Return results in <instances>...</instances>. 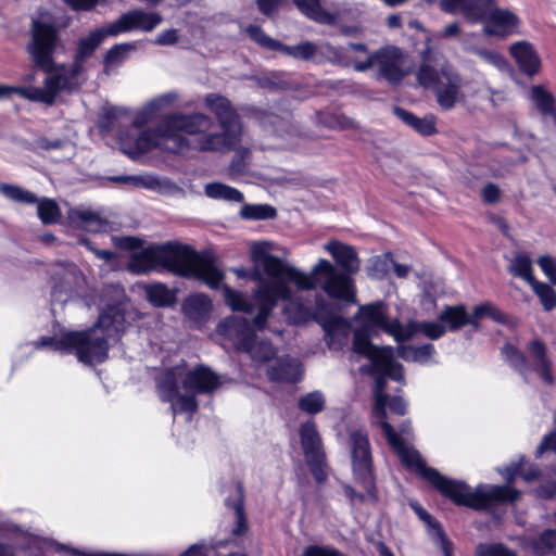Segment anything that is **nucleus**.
<instances>
[{
  "label": "nucleus",
  "mask_w": 556,
  "mask_h": 556,
  "mask_svg": "<svg viewBox=\"0 0 556 556\" xmlns=\"http://www.w3.org/2000/svg\"><path fill=\"white\" fill-rule=\"evenodd\" d=\"M177 99L175 92H168L149 101L132 121L134 132L119 135L121 150L136 159L153 149L172 153L189 150L226 153L240 146L243 135L240 116L229 100L218 93H208L203 99L217 122L203 113H174L163 118L157 130L137 131Z\"/></svg>",
  "instance_id": "nucleus-1"
},
{
  "label": "nucleus",
  "mask_w": 556,
  "mask_h": 556,
  "mask_svg": "<svg viewBox=\"0 0 556 556\" xmlns=\"http://www.w3.org/2000/svg\"><path fill=\"white\" fill-rule=\"evenodd\" d=\"M277 250L273 241L250 243V258L256 265L253 278L258 281L253 292L258 307V313L254 317L255 326L262 328L278 301H285L282 312L289 324L300 325L316 320L324 327L330 349L343 345L349 337L350 323L338 316L325 318L328 305L321 298L316 296L314 307L308 300L294 298L290 283L300 290H313L315 280L308 274L274 255Z\"/></svg>",
  "instance_id": "nucleus-2"
},
{
  "label": "nucleus",
  "mask_w": 556,
  "mask_h": 556,
  "mask_svg": "<svg viewBox=\"0 0 556 556\" xmlns=\"http://www.w3.org/2000/svg\"><path fill=\"white\" fill-rule=\"evenodd\" d=\"M387 407L396 415H405L407 403L399 396L389 397L384 393L383 379H379L372 408L374 422L380 425L388 443L395 451L401 462L406 467L420 472L444 496L458 505L475 509L484 508L496 502H514L519 497L516 490L503 485H480L476 490H471L464 482L448 479L435 469L426 467L419 453L406 444L404 439L386 420Z\"/></svg>",
  "instance_id": "nucleus-3"
},
{
  "label": "nucleus",
  "mask_w": 556,
  "mask_h": 556,
  "mask_svg": "<svg viewBox=\"0 0 556 556\" xmlns=\"http://www.w3.org/2000/svg\"><path fill=\"white\" fill-rule=\"evenodd\" d=\"M125 317L118 306H110L103 312L94 327L85 331H68L60 339L42 338L37 348L49 346L54 351L75 353L78 361L93 365L108 358L111 341L119 339L124 331Z\"/></svg>",
  "instance_id": "nucleus-4"
},
{
  "label": "nucleus",
  "mask_w": 556,
  "mask_h": 556,
  "mask_svg": "<svg viewBox=\"0 0 556 556\" xmlns=\"http://www.w3.org/2000/svg\"><path fill=\"white\" fill-rule=\"evenodd\" d=\"M355 319L361 323L363 329H357L354 333L353 352L367 357L377 371L393 380L402 381L403 367L394 361L393 348L372 345L367 333L381 329L400 343L402 324L397 319L389 320L382 302L361 305Z\"/></svg>",
  "instance_id": "nucleus-5"
},
{
  "label": "nucleus",
  "mask_w": 556,
  "mask_h": 556,
  "mask_svg": "<svg viewBox=\"0 0 556 556\" xmlns=\"http://www.w3.org/2000/svg\"><path fill=\"white\" fill-rule=\"evenodd\" d=\"M219 384L218 377L208 368L193 370L181 362L163 370L156 377V391L163 402H169L173 414L185 413L189 418L198 409L195 395L207 393Z\"/></svg>",
  "instance_id": "nucleus-6"
},
{
  "label": "nucleus",
  "mask_w": 556,
  "mask_h": 556,
  "mask_svg": "<svg viewBox=\"0 0 556 556\" xmlns=\"http://www.w3.org/2000/svg\"><path fill=\"white\" fill-rule=\"evenodd\" d=\"M418 84L431 89L438 105L450 111L458 103H465L468 97H475L484 90L476 81H463L460 74L444 60L429 50L422 53V62L416 72Z\"/></svg>",
  "instance_id": "nucleus-7"
},
{
  "label": "nucleus",
  "mask_w": 556,
  "mask_h": 556,
  "mask_svg": "<svg viewBox=\"0 0 556 556\" xmlns=\"http://www.w3.org/2000/svg\"><path fill=\"white\" fill-rule=\"evenodd\" d=\"M160 267L181 277H192L202 280L211 288H217L224 279V274L214 263L200 256L186 245L167 243L159 245Z\"/></svg>",
  "instance_id": "nucleus-8"
},
{
  "label": "nucleus",
  "mask_w": 556,
  "mask_h": 556,
  "mask_svg": "<svg viewBox=\"0 0 556 556\" xmlns=\"http://www.w3.org/2000/svg\"><path fill=\"white\" fill-rule=\"evenodd\" d=\"M352 462L356 478L365 493H357L351 485L344 486V494L355 502L375 501V484L371 476V452L368 437L362 430L351 432Z\"/></svg>",
  "instance_id": "nucleus-9"
},
{
  "label": "nucleus",
  "mask_w": 556,
  "mask_h": 556,
  "mask_svg": "<svg viewBox=\"0 0 556 556\" xmlns=\"http://www.w3.org/2000/svg\"><path fill=\"white\" fill-rule=\"evenodd\" d=\"M476 12L467 11L469 22L482 24L485 36L505 39L519 33L520 17L513 11L500 8L495 0H483Z\"/></svg>",
  "instance_id": "nucleus-10"
},
{
  "label": "nucleus",
  "mask_w": 556,
  "mask_h": 556,
  "mask_svg": "<svg viewBox=\"0 0 556 556\" xmlns=\"http://www.w3.org/2000/svg\"><path fill=\"white\" fill-rule=\"evenodd\" d=\"M318 283L320 289L333 300L356 304V286L354 274L339 270L334 264L326 258H319L308 274Z\"/></svg>",
  "instance_id": "nucleus-11"
},
{
  "label": "nucleus",
  "mask_w": 556,
  "mask_h": 556,
  "mask_svg": "<svg viewBox=\"0 0 556 556\" xmlns=\"http://www.w3.org/2000/svg\"><path fill=\"white\" fill-rule=\"evenodd\" d=\"M264 327H256L254 321L250 325L243 317L230 316L217 326V333L235 349L247 351L254 361H265L273 354V350L266 345V354H262L257 346L252 348V338Z\"/></svg>",
  "instance_id": "nucleus-12"
},
{
  "label": "nucleus",
  "mask_w": 556,
  "mask_h": 556,
  "mask_svg": "<svg viewBox=\"0 0 556 556\" xmlns=\"http://www.w3.org/2000/svg\"><path fill=\"white\" fill-rule=\"evenodd\" d=\"M31 42L27 47L36 65L47 68L52 62V53L59 43L58 29L45 17L33 21Z\"/></svg>",
  "instance_id": "nucleus-13"
},
{
  "label": "nucleus",
  "mask_w": 556,
  "mask_h": 556,
  "mask_svg": "<svg viewBox=\"0 0 556 556\" xmlns=\"http://www.w3.org/2000/svg\"><path fill=\"white\" fill-rule=\"evenodd\" d=\"M320 51L330 62L352 66L356 72H366L375 67L376 51L371 52L362 42H348L342 47L324 43Z\"/></svg>",
  "instance_id": "nucleus-14"
},
{
  "label": "nucleus",
  "mask_w": 556,
  "mask_h": 556,
  "mask_svg": "<svg viewBox=\"0 0 556 556\" xmlns=\"http://www.w3.org/2000/svg\"><path fill=\"white\" fill-rule=\"evenodd\" d=\"M375 67L388 83L396 85L410 74L414 64L400 48L386 46L376 51Z\"/></svg>",
  "instance_id": "nucleus-15"
},
{
  "label": "nucleus",
  "mask_w": 556,
  "mask_h": 556,
  "mask_svg": "<svg viewBox=\"0 0 556 556\" xmlns=\"http://www.w3.org/2000/svg\"><path fill=\"white\" fill-rule=\"evenodd\" d=\"M162 21L161 14L156 12H146L137 9L122 14L118 20L108 24L106 31L111 36L130 31L150 33L159 26Z\"/></svg>",
  "instance_id": "nucleus-16"
},
{
  "label": "nucleus",
  "mask_w": 556,
  "mask_h": 556,
  "mask_svg": "<svg viewBox=\"0 0 556 556\" xmlns=\"http://www.w3.org/2000/svg\"><path fill=\"white\" fill-rule=\"evenodd\" d=\"M80 67L73 64L71 67L60 66L48 73L43 80L42 92L49 93L51 97V105L55 102L61 91L75 89L78 84V75Z\"/></svg>",
  "instance_id": "nucleus-17"
},
{
  "label": "nucleus",
  "mask_w": 556,
  "mask_h": 556,
  "mask_svg": "<svg viewBox=\"0 0 556 556\" xmlns=\"http://www.w3.org/2000/svg\"><path fill=\"white\" fill-rule=\"evenodd\" d=\"M509 53L517 63L519 70L528 76H534L541 71V58L533 45L526 40L510 45Z\"/></svg>",
  "instance_id": "nucleus-18"
},
{
  "label": "nucleus",
  "mask_w": 556,
  "mask_h": 556,
  "mask_svg": "<svg viewBox=\"0 0 556 556\" xmlns=\"http://www.w3.org/2000/svg\"><path fill=\"white\" fill-rule=\"evenodd\" d=\"M334 262L348 274H356L361 268V260L352 245L338 240H330L324 245Z\"/></svg>",
  "instance_id": "nucleus-19"
},
{
  "label": "nucleus",
  "mask_w": 556,
  "mask_h": 556,
  "mask_svg": "<svg viewBox=\"0 0 556 556\" xmlns=\"http://www.w3.org/2000/svg\"><path fill=\"white\" fill-rule=\"evenodd\" d=\"M528 99L543 121L556 127V99L553 92L544 85H533L529 88Z\"/></svg>",
  "instance_id": "nucleus-20"
},
{
  "label": "nucleus",
  "mask_w": 556,
  "mask_h": 556,
  "mask_svg": "<svg viewBox=\"0 0 556 556\" xmlns=\"http://www.w3.org/2000/svg\"><path fill=\"white\" fill-rule=\"evenodd\" d=\"M302 372L300 361L290 356L276 359L275 365L267 369V376L273 381L295 382L301 378Z\"/></svg>",
  "instance_id": "nucleus-21"
},
{
  "label": "nucleus",
  "mask_w": 556,
  "mask_h": 556,
  "mask_svg": "<svg viewBox=\"0 0 556 556\" xmlns=\"http://www.w3.org/2000/svg\"><path fill=\"white\" fill-rule=\"evenodd\" d=\"M212 302L205 294L197 293L188 296L182 303L185 316L192 323H204L211 314Z\"/></svg>",
  "instance_id": "nucleus-22"
},
{
  "label": "nucleus",
  "mask_w": 556,
  "mask_h": 556,
  "mask_svg": "<svg viewBox=\"0 0 556 556\" xmlns=\"http://www.w3.org/2000/svg\"><path fill=\"white\" fill-rule=\"evenodd\" d=\"M160 267L159 245L148 247L130 256L127 264L129 271L134 274H147Z\"/></svg>",
  "instance_id": "nucleus-23"
},
{
  "label": "nucleus",
  "mask_w": 556,
  "mask_h": 556,
  "mask_svg": "<svg viewBox=\"0 0 556 556\" xmlns=\"http://www.w3.org/2000/svg\"><path fill=\"white\" fill-rule=\"evenodd\" d=\"M528 356L546 383L553 382L551 374L552 363L547 357L546 345L541 340H532L527 346Z\"/></svg>",
  "instance_id": "nucleus-24"
},
{
  "label": "nucleus",
  "mask_w": 556,
  "mask_h": 556,
  "mask_svg": "<svg viewBox=\"0 0 556 556\" xmlns=\"http://www.w3.org/2000/svg\"><path fill=\"white\" fill-rule=\"evenodd\" d=\"M418 332L424 333L431 340H437L445 333V327L438 321H409L402 325L400 343L410 340Z\"/></svg>",
  "instance_id": "nucleus-25"
},
{
  "label": "nucleus",
  "mask_w": 556,
  "mask_h": 556,
  "mask_svg": "<svg viewBox=\"0 0 556 556\" xmlns=\"http://www.w3.org/2000/svg\"><path fill=\"white\" fill-rule=\"evenodd\" d=\"M68 218L77 227L89 232L103 231L108 227V223L98 213L83 207L71 208Z\"/></svg>",
  "instance_id": "nucleus-26"
},
{
  "label": "nucleus",
  "mask_w": 556,
  "mask_h": 556,
  "mask_svg": "<svg viewBox=\"0 0 556 556\" xmlns=\"http://www.w3.org/2000/svg\"><path fill=\"white\" fill-rule=\"evenodd\" d=\"M301 442L307 462L319 463L321 454V441L313 422H306L300 428Z\"/></svg>",
  "instance_id": "nucleus-27"
},
{
  "label": "nucleus",
  "mask_w": 556,
  "mask_h": 556,
  "mask_svg": "<svg viewBox=\"0 0 556 556\" xmlns=\"http://www.w3.org/2000/svg\"><path fill=\"white\" fill-rule=\"evenodd\" d=\"M395 114L401 121H403L406 125L410 126L422 136H430L437 132L435 117L433 115L418 117L413 113L400 108L395 109Z\"/></svg>",
  "instance_id": "nucleus-28"
},
{
  "label": "nucleus",
  "mask_w": 556,
  "mask_h": 556,
  "mask_svg": "<svg viewBox=\"0 0 556 556\" xmlns=\"http://www.w3.org/2000/svg\"><path fill=\"white\" fill-rule=\"evenodd\" d=\"M108 36L110 35L106 31V26H103L92 30L87 37L81 38L78 42L77 56L74 64L80 67L81 61L89 56Z\"/></svg>",
  "instance_id": "nucleus-29"
},
{
  "label": "nucleus",
  "mask_w": 556,
  "mask_h": 556,
  "mask_svg": "<svg viewBox=\"0 0 556 556\" xmlns=\"http://www.w3.org/2000/svg\"><path fill=\"white\" fill-rule=\"evenodd\" d=\"M439 320L447 324L450 330H457L466 325H475L465 306H446L439 315Z\"/></svg>",
  "instance_id": "nucleus-30"
},
{
  "label": "nucleus",
  "mask_w": 556,
  "mask_h": 556,
  "mask_svg": "<svg viewBox=\"0 0 556 556\" xmlns=\"http://www.w3.org/2000/svg\"><path fill=\"white\" fill-rule=\"evenodd\" d=\"M294 3L303 14L318 23L333 24L337 21L334 14L320 7L319 0H294Z\"/></svg>",
  "instance_id": "nucleus-31"
},
{
  "label": "nucleus",
  "mask_w": 556,
  "mask_h": 556,
  "mask_svg": "<svg viewBox=\"0 0 556 556\" xmlns=\"http://www.w3.org/2000/svg\"><path fill=\"white\" fill-rule=\"evenodd\" d=\"M205 194L213 200H224L228 202H243V193L238 189L222 182H211L204 187Z\"/></svg>",
  "instance_id": "nucleus-32"
},
{
  "label": "nucleus",
  "mask_w": 556,
  "mask_h": 556,
  "mask_svg": "<svg viewBox=\"0 0 556 556\" xmlns=\"http://www.w3.org/2000/svg\"><path fill=\"white\" fill-rule=\"evenodd\" d=\"M397 354L406 362H417L424 364L432 358L434 354V348L432 344H425L421 346L400 345L397 349Z\"/></svg>",
  "instance_id": "nucleus-33"
},
{
  "label": "nucleus",
  "mask_w": 556,
  "mask_h": 556,
  "mask_svg": "<svg viewBox=\"0 0 556 556\" xmlns=\"http://www.w3.org/2000/svg\"><path fill=\"white\" fill-rule=\"evenodd\" d=\"M143 290L154 306H168L174 302V293L163 283L144 285Z\"/></svg>",
  "instance_id": "nucleus-34"
},
{
  "label": "nucleus",
  "mask_w": 556,
  "mask_h": 556,
  "mask_svg": "<svg viewBox=\"0 0 556 556\" xmlns=\"http://www.w3.org/2000/svg\"><path fill=\"white\" fill-rule=\"evenodd\" d=\"M323 45L324 43L316 46L315 43H313L311 41H304L296 46L282 45V47H280L279 51L286 55H290L295 59L308 61V60L314 59L317 54L324 55L320 51V47Z\"/></svg>",
  "instance_id": "nucleus-35"
},
{
  "label": "nucleus",
  "mask_w": 556,
  "mask_h": 556,
  "mask_svg": "<svg viewBox=\"0 0 556 556\" xmlns=\"http://www.w3.org/2000/svg\"><path fill=\"white\" fill-rule=\"evenodd\" d=\"M508 270L513 275L526 280L529 285L535 280L533 276L532 261L527 254H516L510 261Z\"/></svg>",
  "instance_id": "nucleus-36"
},
{
  "label": "nucleus",
  "mask_w": 556,
  "mask_h": 556,
  "mask_svg": "<svg viewBox=\"0 0 556 556\" xmlns=\"http://www.w3.org/2000/svg\"><path fill=\"white\" fill-rule=\"evenodd\" d=\"M222 290L225 303L232 311L242 312L247 314H251L253 312V304L248 300V298L242 292L236 291L228 286H223Z\"/></svg>",
  "instance_id": "nucleus-37"
},
{
  "label": "nucleus",
  "mask_w": 556,
  "mask_h": 556,
  "mask_svg": "<svg viewBox=\"0 0 556 556\" xmlns=\"http://www.w3.org/2000/svg\"><path fill=\"white\" fill-rule=\"evenodd\" d=\"M239 215L243 219H270L276 216V210L268 204H244L242 205Z\"/></svg>",
  "instance_id": "nucleus-38"
},
{
  "label": "nucleus",
  "mask_w": 556,
  "mask_h": 556,
  "mask_svg": "<svg viewBox=\"0 0 556 556\" xmlns=\"http://www.w3.org/2000/svg\"><path fill=\"white\" fill-rule=\"evenodd\" d=\"M483 0H441L440 5L448 13L459 12L469 22L467 11H478Z\"/></svg>",
  "instance_id": "nucleus-39"
},
{
  "label": "nucleus",
  "mask_w": 556,
  "mask_h": 556,
  "mask_svg": "<svg viewBox=\"0 0 556 556\" xmlns=\"http://www.w3.org/2000/svg\"><path fill=\"white\" fill-rule=\"evenodd\" d=\"M118 181L131 185L138 188H144L152 191H161L164 182L153 175H134L117 178Z\"/></svg>",
  "instance_id": "nucleus-40"
},
{
  "label": "nucleus",
  "mask_w": 556,
  "mask_h": 556,
  "mask_svg": "<svg viewBox=\"0 0 556 556\" xmlns=\"http://www.w3.org/2000/svg\"><path fill=\"white\" fill-rule=\"evenodd\" d=\"M325 403V395L320 391H313L301 396L298 405L302 412L314 415L324 409Z\"/></svg>",
  "instance_id": "nucleus-41"
},
{
  "label": "nucleus",
  "mask_w": 556,
  "mask_h": 556,
  "mask_svg": "<svg viewBox=\"0 0 556 556\" xmlns=\"http://www.w3.org/2000/svg\"><path fill=\"white\" fill-rule=\"evenodd\" d=\"M235 491V501L231 504L235 517H236V527L233 528L232 532L236 535H240L245 532L248 525L247 520L243 514V504H242V490L239 485H236L233 488ZM227 505H230L229 500H226Z\"/></svg>",
  "instance_id": "nucleus-42"
},
{
  "label": "nucleus",
  "mask_w": 556,
  "mask_h": 556,
  "mask_svg": "<svg viewBox=\"0 0 556 556\" xmlns=\"http://www.w3.org/2000/svg\"><path fill=\"white\" fill-rule=\"evenodd\" d=\"M392 264L390 254L377 255L369 260L366 270L371 278H382L391 270Z\"/></svg>",
  "instance_id": "nucleus-43"
},
{
  "label": "nucleus",
  "mask_w": 556,
  "mask_h": 556,
  "mask_svg": "<svg viewBox=\"0 0 556 556\" xmlns=\"http://www.w3.org/2000/svg\"><path fill=\"white\" fill-rule=\"evenodd\" d=\"M467 51L476 54L482 61L500 71H505L508 66L507 60L497 51L478 47H468Z\"/></svg>",
  "instance_id": "nucleus-44"
},
{
  "label": "nucleus",
  "mask_w": 556,
  "mask_h": 556,
  "mask_svg": "<svg viewBox=\"0 0 556 556\" xmlns=\"http://www.w3.org/2000/svg\"><path fill=\"white\" fill-rule=\"evenodd\" d=\"M12 88V97L14 94L20 96L23 99L43 103L46 105H51V97L47 92H42L41 87H22V86H11Z\"/></svg>",
  "instance_id": "nucleus-45"
},
{
  "label": "nucleus",
  "mask_w": 556,
  "mask_h": 556,
  "mask_svg": "<svg viewBox=\"0 0 556 556\" xmlns=\"http://www.w3.org/2000/svg\"><path fill=\"white\" fill-rule=\"evenodd\" d=\"M37 213L43 224H54L59 222L61 212L58 204L51 199L37 200Z\"/></svg>",
  "instance_id": "nucleus-46"
},
{
  "label": "nucleus",
  "mask_w": 556,
  "mask_h": 556,
  "mask_svg": "<svg viewBox=\"0 0 556 556\" xmlns=\"http://www.w3.org/2000/svg\"><path fill=\"white\" fill-rule=\"evenodd\" d=\"M0 192L8 199L15 201V202H21V203H26V204H33V203L37 202V197L33 192H30L26 189H23L20 186L1 185Z\"/></svg>",
  "instance_id": "nucleus-47"
},
{
  "label": "nucleus",
  "mask_w": 556,
  "mask_h": 556,
  "mask_svg": "<svg viewBox=\"0 0 556 556\" xmlns=\"http://www.w3.org/2000/svg\"><path fill=\"white\" fill-rule=\"evenodd\" d=\"M530 286L540 299L545 311L548 312L556 307V292L551 286L536 280H534Z\"/></svg>",
  "instance_id": "nucleus-48"
},
{
  "label": "nucleus",
  "mask_w": 556,
  "mask_h": 556,
  "mask_svg": "<svg viewBox=\"0 0 556 556\" xmlns=\"http://www.w3.org/2000/svg\"><path fill=\"white\" fill-rule=\"evenodd\" d=\"M134 50L135 46L131 43H121L112 47L105 56L106 70L109 71L111 67L121 64Z\"/></svg>",
  "instance_id": "nucleus-49"
},
{
  "label": "nucleus",
  "mask_w": 556,
  "mask_h": 556,
  "mask_svg": "<svg viewBox=\"0 0 556 556\" xmlns=\"http://www.w3.org/2000/svg\"><path fill=\"white\" fill-rule=\"evenodd\" d=\"M245 33L250 36L251 39H253L256 43L260 46L274 50L279 51L280 47H282V43L268 37L258 26H248L245 28Z\"/></svg>",
  "instance_id": "nucleus-50"
},
{
  "label": "nucleus",
  "mask_w": 556,
  "mask_h": 556,
  "mask_svg": "<svg viewBox=\"0 0 556 556\" xmlns=\"http://www.w3.org/2000/svg\"><path fill=\"white\" fill-rule=\"evenodd\" d=\"M80 277L74 271H67L63 275L62 281L60 285L55 283L52 288V295L59 301H66L67 298L63 299L61 296L62 292L72 293L74 292V283L78 282Z\"/></svg>",
  "instance_id": "nucleus-51"
},
{
  "label": "nucleus",
  "mask_w": 556,
  "mask_h": 556,
  "mask_svg": "<svg viewBox=\"0 0 556 556\" xmlns=\"http://www.w3.org/2000/svg\"><path fill=\"white\" fill-rule=\"evenodd\" d=\"M502 353L505 359L521 374L527 371L528 365L526 357L517 348L511 344H505L502 349Z\"/></svg>",
  "instance_id": "nucleus-52"
},
{
  "label": "nucleus",
  "mask_w": 556,
  "mask_h": 556,
  "mask_svg": "<svg viewBox=\"0 0 556 556\" xmlns=\"http://www.w3.org/2000/svg\"><path fill=\"white\" fill-rule=\"evenodd\" d=\"M484 317H490L496 321H500V323H504L505 321V315L500 312L494 305H492L491 303H483V304H480V305H477L475 308H473V313H472V320L476 323V320L478 319H481V318H484Z\"/></svg>",
  "instance_id": "nucleus-53"
},
{
  "label": "nucleus",
  "mask_w": 556,
  "mask_h": 556,
  "mask_svg": "<svg viewBox=\"0 0 556 556\" xmlns=\"http://www.w3.org/2000/svg\"><path fill=\"white\" fill-rule=\"evenodd\" d=\"M477 556H517V554L501 543H485L477 546Z\"/></svg>",
  "instance_id": "nucleus-54"
},
{
  "label": "nucleus",
  "mask_w": 556,
  "mask_h": 556,
  "mask_svg": "<svg viewBox=\"0 0 556 556\" xmlns=\"http://www.w3.org/2000/svg\"><path fill=\"white\" fill-rule=\"evenodd\" d=\"M538 264L547 279L556 285V261L551 255H542L538 258Z\"/></svg>",
  "instance_id": "nucleus-55"
},
{
  "label": "nucleus",
  "mask_w": 556,
  "mask_h": 556,
  "mask_svg": "<svg viewBox=\"0 0 556 556\" xmlns=\"http://www.w3.org/2000/svg\"><path fill=\"white\" fill-rule=\"evenodd\" d=\"M127 113V110L115 106L104 108L103 114L100 117L99 124L102 128H109L113 119Z\"/></svg>",
  "instance_id": "nucleus-56"
},
{
  "label": "nucleus",
  "mask_w": 556,
  "mask_h": 556,
  "mask_svg": "<svg viewBox=\"0 0 556 556\" xmlns=\"http://www.w3.org/2000/svg\"><path fill=\"white\" fill-rule=\"evenodd\" d=\"M555 427L553 431H551L544 440L541 442L536 450V455L540 456L546 451H554L556 452V415L554 419Z\"/></svg>",
  "instance_id": "nucleus-57"
},
{
  "label": "nucleus",
  "mask_w": 556,
  "mask_h": 556,
  "mask_svg": "<svg viewBox=\"0 0 556 556\" xmlns=\"http://www.w3.org/2000/svg\"><path fill=\"white\" fill-rule=\"evenodd\" d=\"M178 31L176 29H166L161 31L156 37L154 42L160 46H173L178 41Z\"/></svg>",
  "instance_id": "nucleus-58"
},
{
  "label": "nucleus",
  "mask_w": 556,
  "mask_h": 556,
  "mask_svg": "<svg viewBox=\"0 0 556 556\" xmlns=\"http://www.w3.org/2000/svg\"><path fill=\"white\" fill-rule=\"evenodd\" d=\"M481 194L485 203L493 204L498 202L501 198V190L496 185L488 184L483 187Z\"/></svg>",
  "instance_id": "nucleus-59"
},
{
  "label": "nucleus",
  "mask_w": 556,
  "mask_h": 556,
  "mask_svg": "<svg viewBox=\"0 0 556 556\" xmlns=\"http://www.w3.org/2000/svg\"><path fill=\"white\" fill-rule=\"evenodd\" d=\"M283 0H257L258 10L266 15L273 14L281 4Z\"/></svg>",
  "instance_id": "nucleus-60"
},
{
  "label": "nucleus",
  "mask_w": 556,
  "mask_h": 556,
  "mask_svg": "<svg viewBox=\"0 0 556 556\" xmlns=\"http://www.w3.org/2000/svg\"><path fill=\"white\" fill-rule=\"evenodd\" d=\"M539 471L535 468H531L527 471L521 469L519 466L507 469V476L510 478L515 475H520L525 480L530 481L536 478Z\"/></svg>",
  "instance_id": "nucleus-61"
},
{
  "label": "nucleus",
  "mask_w": 556,
  "mask_h": 556,
  "mask_svg": "<svg viewBox=\"0 0 556 556\" xmlns=\"http://www.w3.org/2000/svg\"><path fill=\"white\" fill-rule=\"evenodd\" d=\"M74 10L89 11L96 7L98 0H65Z\"/></svg>",
  "instance_id": "nucleus-62"
},
{
  "label": "nucleus",
  "mask_w": 556,
  "mask_h": 556,
  "mask_svg": "<svg viewBox=\"0 0 556 556\" xmlns=\"http://www.w3.org/2000/svg\"><path fill=\"white\" fill-rule=\"evenodd\" d=\"M435 534H437L435 540H437L438 544H440L444 555L445 556H452L451 555V543L445 538L443 532L440 529H437V533Z\"/></svg>",
  "instance_id": "nucleus-63"
},
{
  "label": "nucleus",
  "mask_w": 556,
  "mask_h": 556,
  "mask_svg": "<svg viewBox=\"0 0 556 556\" xmlns=\"http://www.w3.org/2000/svg\"><path fill=\"white\" fill-rule=\"evenodd\" d=\"M538 492L543 497L554 496L556 494V482H547L546 485H542Z\"/></svg>",
  "instance_id": "nucleus-64"
}]
</instances>
